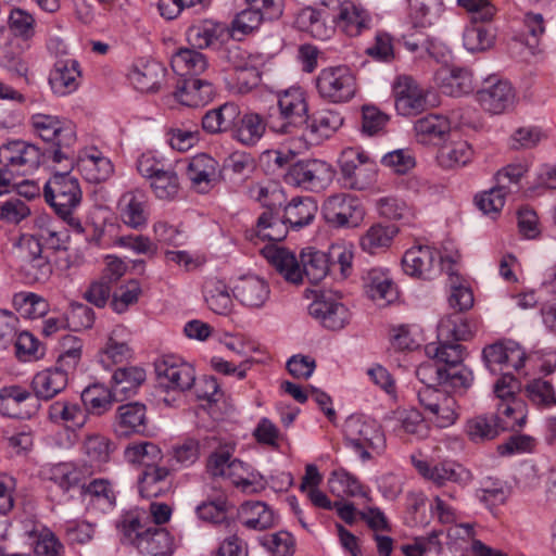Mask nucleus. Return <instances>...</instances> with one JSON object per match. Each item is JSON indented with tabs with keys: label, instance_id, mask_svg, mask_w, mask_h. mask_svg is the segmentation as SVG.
<instances>
[{
	"label": "nucleus",
	"instance_id": "obj_45",
	"mask_svg": "<svg viewBox=\"0 0 556 556\" xmlns=\"http://www.w3.org/2000/svg\"><path fill=\"white\" fill-rule=\"evenodd\" d=\"M241 523L252 530H266L277 523L275 511L264 502L247 501L239 508Z\"/></svg>",
	"mask_w": 556,
	"mask_h": 556
},
{
	"label": "nucleus",
	"instance_id": "obj_24",
	"mask_svg": "<svg viewBox=\"0 0 556 556\" xmlns=\"http://www.w3.org/2000/svg\"><path fill=\"white\" fill-rule=\"evenodd\" d=\"M118 211L122 222L131 229L141 230L148 225L149 205L143 191L125 192L118 201Z\"/></svg>",
	"mask_w": 556,
	"mask_h": 556
},
{
	"label": "nucleus",
	"instance_id": "obj_8",
	"mask_svg": "<svg viewBox=\"0 0 556 556\" xmlns=\"http://www.w3.org/2000/svg\"><path fill=\"white\" fill-rule=\"evenodd\" d=\"M333 172L327 162L318 159L301 160L292 164L286 176L287 184L311 191L324 189L332 180Z\"/></svg>",
	"mask_w": 556,
	"mask_h": 556
},
{
	"label": "nucleus",
	"instance_id": "obj_43",
	"mask_svg": "<svg viewBox=\"0 0 556 556\" xmlns=\"http://www.w3.org/2000/svg\"><path fill=\"white\" fill-rule=\"evenodd\" d=\"M240 117V109L233 102H226L207 111L202 117V128L210 135L233 130Z\"/></svg>",
	"mask_w": 556,
	"mask_h": 556
},
{
	"label": "nucleus",
	"instance_id": "obj_9",
	"mask_svg": "<svg viewBox=\"0 0 556 556\" xmlns=\"http://www.w3.org/2000/svg\"><path fill=\"white\" fill-rule=\"evenodd\" d=\"M154 365L157 380L166 390L184 392L194 386L195 370L181 357L173 354L163 355Z\"/></svg>",
	"mask_w": 556,
	"mask_h": 556
},
{
	"label": "nucleus",
	"instance_id": "obj_60",
	"mask_svg": "<svg viewBox=\"0 0 556 556\" xmlns=\"http://www.w3.org/2000/svg\"><path fill=\"white\" fill-rule=\"evenodd\" d=\"M15 311L24 318L36 319L45 316L49 311L48 301L34 292H18L12 300Z\"/></svg>",
	"mask_w": 556,
	"mask_h": 556
},
{
	"label": "nucleus",
	"instance_id": "obj_64",
	"mask_svg": "<svg viewBox=\"0 0 556 556\" xmlns=\"http://www.w3.org/2000/svg\"><path fill=\"white\" fill-rule=\"evenodd\" d=\"M30 535L35 539L34 552L37 556H63L65 545L48 527L35 528Z\"/></svg>",
	"mask_w": 556,
	"mask_h": 556
},
{
	"label": "nucleus",
	"instance_id": "obj_11",
	"mask_svg": "<svg viewBox=\"0 0 556 556\" xmlns=\"http://www.w3.org/2000/svg\"><path fill=\"white\" fill-rule=\"evenodd\" d=\"M323 214L327 223L333 226L356 227L364 217V210L355 197L339 193L327 198Z\"/></svg>",
	"mask_w": 556,
	"mask_h": 556
},
{
	"label": "nucleus",
	"instance_id": "obj_26",
	"mask_svg": "<svg viewBox=\"0 0 556 556\" xmlns=\"http://www.w3.org/2000/svg\"><path fill=\"white\" fill-rule=\"evenodd\" d=\"M337 26L350 37H356L369 27L371 22L368 11L351 0L339 2L338 14L333 16Z\"/></svg>",
	"mask_w": 556,
	"mask_h": 556
},
{
	"label": "nucleus",
	"instance_id": "obj_16",
	"mask_svg": "<svg viewBox=\"0 0 556 556\" xmlns=\"http://www.w3.org/2000/svg\"><path fill=\"white\" fill-rule=\"evenodd\" d=\"M395 109L403 116L415 115L426 109L425 90L410 76L402 75L393 84Z\"/></svg>",
	"mask_w": 556,
	"mask_h": 556
},
{
	"label": "nucleus",
	"instance_id": "obj_6",
	"mask_svg": "<svg viewBox=\"0 0 556 556\" xmlns=\"http://www.w3.org/2000/svg\"><path fill=\"white\" fill-rule=\"evenodd\" d=\"M280 122L269 121V127L279 134H291L304 125L308 116V104L301 88H290L278 93L277 101Z\"/></svg>",
	"mask_w": 556,
	"mask_h": 556
},
{
	"label": "nucleus",
	"instance_id": "obj_57",
	"mask_svg": "<svg viewBox=\"0 0 556 556\" xmlns=\"http://www.w3.org/2000/svg\"><path fill=\"white\" fill-rule=\"evenodd\" d=\"M473 334L470 323L459 314H452L442 318L438 325V339L453 341H466Z\"/></svg>",
	"mask_w": 556,
	"mask_h": 556
},
{
	"label": "nucleus",
	"instance_id": "obj_58",
	"mask_svg": "<svg viewBox=\"0 0 556 556\" xmlns=\"http://www.w3.org/2000/svg\"><path fill=\"white\" fill-rule=\"evenodd\" d=\"M441 11L440 0H408V17L415 28L432 25Z\"/></svg>",
	"mask_w": 556,
	"mask_h": 556
},
{
	"label": "nucleus",
	"instance_id": "obj_10",
	"mask_svg": "<svg viewBox=\"0 0 556 556\" xmlns=\"http://www.w3.org/2000/svg\"><path fill=\"white\" fill-rule=\"evenodd\" d=\"M476 100L485 112L498 115L514 108L516 93L507 80L490 76L476 92Z\"/></svg>",
	"mask_w": 556,
	"mask_h": 556
},
{
	"label": "nucleus",
	"instance_id": "obj_27",
	"mask_svg": "<svg viewBox=\"0 0 556 556\" xmlns=\"http://www.w3.org/2000/svg\"><path fill=\"white\" fill-rule=\"evenodd\" d=\"M216 443L215 435L204 438L203 442L195 438H185L172 445L168 451V464L172 469L188 468L200 458L201 448L213 447Z\"/></svg>",
	"mask_w": 556,
	"mask_h": 556
},
{
	"label": "nucleus",
	"instance_id": "obj_23",
	"mask_svg": "<svg viewBox=\"0 0 556 556\" xmlns=\"http://www.w3.org/2000/svg\"><path fill=\"white\" fill-rule=\"evenodd\" d=\"M186 175L198 192H207L219 176V164L211 155L200 153L188 161Z\"/></svg>",
	"mask_w": 556,
	"mask_h": 556
},
{
	"label": "nucleus",
	"instance_id": "obj_13",
	"mask_svg": "<svg viewBox=\"0 0 556 556\" xmlns=\"http://www.w3.org/2000/svg\"><path fill=\"white\" fill-rule=\"evenodd\" d=\"M230 62L232 64V88L239 93H247L261 83L262 58L253 55L241 49L230 51Z\"/></svg>",
	"mask_w": 556,
	"mask_h": 556
},
{
	"label": "nucleus",
	"instance_id": "obj_40",
	"mask_svg": "<svg viewBox=\"0 0 556 556\" xmlns=\"http://www.w3.org/2000/svg\"><path fill=\"white\" fill-rule=\"evenodd\" d=\"M129 333L124 326H116L100 352V363L104 368H111L115 364L129 361L132 355V349L129 346L126 337Z\"/></svg>",
	"mask_w": 556,
	"mask_h": 556
},
{
	"label": "nucleus",
	"instance_id": "obj_31",
	"mask_svg": "<svg viewBox=\"0 0 556 556\" xmlns=\"http://www.w3.org/2000/svg\"><path fill=\"white\" fill-rule=\"evenodd\" d=\"M262 253L287 282L301 285V262L293 252L286 248L268 245L262 250Z\"/></svg>",
	"mask_w": 556,
	"mask_h": 556
},
{
	"label": "nucleus",
	"instance_id": "obj_48",
	"mask_svg": "<svg viewBox=\"0 0 556 556\" xmlns=\"http://www.w3.org/2000/svg\"><path fill=\"white\" fill-rule=\"evenodd\" d=\"M301 262V283L304 277L316 285L320 282L330 271L329 257L326 252L318 251L315 248L308 247L300 253Z\"/></svg>",
	"mask_w": 556,
	"mask_h": 556
},
{
	"label": "nucleus",
	"instance_id": "obj_46",
	"mask_svg": "<svg viewBox=\"0 0 556 556\" xmlns=\"http://www.w3.org/2000/svg\"><path fill=\"white\" fill-rule=\"evenodd\" d=\"M203 298L208 308L218 315H228L233 302L226 282L215 276L207 277L202 286Z\"/></svg>",
	"mask_w": 556,
	"mask_h": 556
},
{
	"label": "nucleus",
	"instance_id": "obj_41",
	"mask_svg": "<svg viewBox=\"0 0 556 556\" xmlns=\"http://www.w3.org/2000/svg\"><path fill=\"white\" fill-rule=\"evenodd\" d=\"M233 486L247 494L258 493L266 486L264 477L250 465L233 458L225 477Z\"/></svg>",
	"mask_w": 556,
	"mask_h": 556
},
{
	"label": "nucleus",
	"instance_id": "obj_44",
	"mask_svg": "<svg viewBox=\"0 0 556 556\" xmlns=\"http://www.w3.org/2000/svg\"><path fill=\"white\" fill-rule=\"evenodd\" d=\"M364 287L374 301L391 303L397 296V289L389 271L383 268H370L364 276Z\"/></svg>",
	"mask_w": 556,
	"mask_h": 556
},
{
	"label": "nucleus",
	"instance_id": "obj_2",
	"mask_svg": "<svg viewBox=\"0 0 556 556\" xmlns=\"http://www.w3.org/2000/svg\"><path fill=\"white\" fill-rule=\"evenodd\" d=\"M42 194L46 203L75 232H85L81 222L74 216V212L83 201V190L78 178L71 175L68 170L55 172L45 182Z\"/></svg>",
	"mask_w": 556,
	"mask_h": 556
},
{
	"label": "nucleus",
	"instance_id": "obj_15",
	"mask_svg": "<svg viewBox=\"0 0 556 556\" xmlns=\"http://www.w3.org/2000/svg\"><path fill=\"white\" fill-rule=\"evenodd\" d=\"M30 126L43 141L53 143L61 141L63 146L76 143L74 125L56 115L36 113L30 117Z\"/></svg>",
	"mask_w": 556,
	"mask_h": 556
},
{
	"label": "nucleus",
	"instance_id": "obj_12",
	"mask_svg": "<svg viewBox=\"0 0 556 556\" xmlns=\"http://www.w3.org/2000/svg\"><path fill=\"white\" fill-rule=\"evenodd\" d=\"M416 377L424 387H445L452 390L467 389L473 381V375L470 369H463L459 372L450 374L440 366L438 362L429 358L416 368Z\"/></svg>",
	"mask_w": 556,
	"mask_h": 556
},
{
	"label": "nucleus",
	"instance_id": "obj_32",
	"mask_svg": "<svg viewBox=\"0 0 556 556\" xmlns=\"http://www.w3.org/2000/svg\"><path fill=\"white\" fill-rule=\"evenodd\" d=\"M34 396L30 391L20 384L0 388V414L10 418H27L30 416L28 402Z\"/></svg>",
	"mask_w": 556,
	"mask_h": 556
},
{
	"label": "nucleus",
	"instance_id": "obj_21",
	"mask_svg": "<svg viewBox=\"0 0 556 556\" xmlns=\"http://www.w3.org/2000/svg\"><path fill=\"white\" fill-rule=\"evenodd\" d=\"M308 313L329 330H341L351 319V313L343 303L327 296L313 301Z\"/></svg>",
	"mask_w": 556,
	"mask_h": 556
},
{
	"label": "nucleus",
	"instance_id": "obj_35",
	"mask_svg": "<svg viewBox=\"0 0 556 556\" xmlns=\"http://www.w3.org/2000/svg\"><path fill=\"white\" fill-rule=\"evenodd\" d=\"M170 468L150 466L138 477V492L144 498H155L167 494L172 488Z\"/></svg>",
	"mask_w": 556,
	"mask_h": 556
},
{
	"label": "nucleus",
	"instance_id": "obj_56",
	"mask_svg": "<svg viewBox=\"0 0 556 556\" xmlns=\"http://www.w3.org/2000/svg\"><path fill=\"white\" fill-rule=\"evenodd\" d=\"M146 371L138 366L119 367L112 376L114 396H129L144 382Z\"/></svg>",
	"mask_w": 556,
	"mask_h": 556
},
{
	"label": "nucleus",
	"instance_id": "obj_28",
	"mask_svg": "<svg viewBox=\"0 0 556 556\" xmlns=\"http://www.w3.org/2000/svg\"><path fill=\"white\" fill-rule=\"evenodd\" d=\"M410 458L412 464L418 473L439 486L446 482H459L463 480V475L466 473L460 465L450 460L431 463L418 459L415 456H412Z\"/></svg>",
	"mask_w": 556,
	"mask_h": 556
},
{
	"label": "nucleus",
	"instance_id": "obj_62",
	"mask_svg": "<svg viewBox=\"0 0 556 556\" xmlns=\"http://www.w3.org/2000/svg\"><path fill=\"white\" fill-rule=\"evenodd\" d=\"M264 21H268L258 11L250 5L238 12L232 18L229 31L233 39L241 40L243 37L255 33Z\"/></svg>",
	"mask_w": 556,
	"mask_h": 556
},
{
	"label": "nucleus",
	"instance_id": "obj_33",
	"mask_svg": "<svg viewBox=\"0 0 556 556\" xmlns=\"http://www.w3.org/2000/svg\"><path fill=\"white\" fill-rule=\"evenodd\" d=\"M71 372L55 364L54 367L37 372L31 380V388L36 397L51 400L65 390Z\"/></svg>",
	"mask_w": 556,
	"mask_h": 556
},
{
	"label": "nucleus",
	"instance_id": "obj_19",
	"mask_svg": "<svg viewBox=\"0 0 556 556\" xmlns=\"http://www.w3.org/2000/svg\"><path fill=\"white\" fill-rule=\"evenodd\" d=\"M343 122V116L336 110H317L306 118L304 137L311 143L319 144L332 137L342 127Z\"/></svg>",
	"mask_w": 556,
	"mask_h": 556
},
{
	"label": "nucleus",
	"instance_id": "obj_20",
	"mask_svg": "<svg viewBox=\"0 0 556 556\" xmlns=\"http://www.w3.org/2000/svg\"><path fill=\"white\" fill-rule=\"evenodd\" d=\"M81 68L75 59L58 60L49 73L48 83L53 94L65 97L80 86Z\"/></svg>",
	"mask_w": 556,
	"mask_h": 556
},
{
	"label": "nucleus",
	"instance_id": "obj_1",
	"mask_svg": "<svg viewBox=\"0 0 556 556\" xmlns=\"http://www.w3.org/2000/svg\"><path fill=\"white\" fill-rule=\"evenodd\" d=\"M117 529L123 544L132 545L141 556H172L174 553L173 535L165 528L143 523L137 509L123 514Z\"/></svg>",
	"mask_w": 556,
	"mask_h": 556
},
{
	"label": "nucleus",
	"instance_id": "obj_51",
	"mask_svg": "<svg viewBox=\"0 0 556 556\" xmlns=\"http://www.w3.org/2000/svg\"><path fill=\"white\" fill-rule=\"evenodd\" d=\"M317 210L312 197H295L286 205L283 218L291 228L300 229L313 222Z\"/></svg>",
	"mask_w": 556,
	"mask_h": 556
},
{
	"label": "nucleus",
	"instance_id": "obj_22",
	"mask_svg": "<svg viewBox=\"0 0 556 556\" xmlns=\"http://www.w3.org/2000/svg\"><path fill=\"white\" fill-rule=\"evenodd\" d=\"M439 253L429 245H414L409 248L402 258L405 274L422 279H430L437 271Z\"/></svg>",
	"mask_w": 556,
	"mask_h": 556
},
{
	"label": "nucleus",
	"instance_id": "obj_50",
	"mask_svg": "<svg viewBox=\"0 0 556 556\" xmlns=\"http://www.w3.org/2000/svg\"><path fill=\"white\" fill-rule=\"evenodd\" d=\"M473 159V149L463 139L445 141L439 149L437 160L443 168L466 166Z\"/></svg>",
	"mask_w": 556,
	"mask_h": 556
},
{
	"label": "nucleus",
	"instance_id": "obj_17",
	"mask_svg": "<svg viewBox=\"0 0 556 556\" xmlns=\"http://www.w3.org/2000/svg\"><path fill=\"white\" fill-rule=\"evenodd\" d=\"M76 166L83 177L91 184L106 181L114 174L111 159L94 146L86 147L78 152Z\"/></svg>",
	"mask_w": 556,
	"mask_h": 556
},
{
	"label": "nucleus",
	"instance_id": "obj_5",
	"mask_svg": "<svg viewBox=\"0 0 556 556\" xmlns=\"http://www.w3.org/2000/svg\"><path fill=\"white\" fill-rule=\"evenodd\" d=\"M319 97L329 103H346L357 92V78L348 65L327 66L315 78Z\"/></svg>",
	"mask_w": 556,
	"mask_h": 556
},
{
	"label": "nucleus",
	"instance_id": "obj_55",
	"mask_svg": "<svg viewBox=\"0 0 556 556\" xmlns=\"http://www.w3.org/2000/svg\"><path fill=\"white\" fill-rule=\"evenodd\" d=\"M266 130L264 118L254 112H249L239 117L233 129V138L244 146L256 144Z\"/></svg>",
	"mask_w": 556,
	"mask_h": 556
},
{
	"label": "nucleus",
	"instance_id": "obj_18",
	"mask_svg": "<svg viewBox=\"0 0 556 556\" xmlns=\"http://www.w3.org/2000/svg\"><path fill=\"white\" fill-rule=\"evenodd\" d=\"M93 471L87 464H77L73 462H63L49 466L45 470L48 480L56 484L63 492L84 488L87 480L91 478Z\"/></svg>",
	"mask_w": 556,
	"mask_h": 556
},
{
	"label": "nucleus",
	"instance_id": "obj_4",
	"mask_svg": "<svg viewBox=\"0 0 556 556\" xmlns=\"http://www.w3.org/2000/svg\"><path fill=\"white\" fill-rule=\"evenodd\" d=\"M18 269L28 283L47 282L52 275V265L43 255L40 239L33 235H22L13 245Z\"/></svg>",
	"mask_w": 556,
	"mask_h": 556
},
{
	"label": "nucleus",
	"instance_id": "obj_61",
	"mask_svg": "<svg viewBox=\"0 0 556 556\" xmlns=\"http://www.w3.org/2000/svg\"><path fill=\"white\" fill-rule=\"evenodd\" d=\"M232 508L233 505L229 502L228 497L225 494H219L198 505L195 513L203 521L223 523L227 521L228 514Z\"/></svg>",
	"mask_w": 556,
	"mask_h": 556
},
{
	"label": "nucleus",
	"instance_id": "obj_54",
	"mask_svg": "<svg viewBox=\"0 0 556 556\" xmlns=\"http://www.w3.org/2000/svg\"><path fill=\"white\" fill-rule=\"evenodd\" d=\"M494 419L502 431L515 430L522 427L527 419V405L522 400L496 402Z\"/></svg>",
	"mask_w": 556,
	"mask_h": 556
},
{
	"label": "nucleus",
	"instance_id": "obj_7",
	"mask_svg": "<svg viewBox=\"0 0 556 556\" xmlns=\"http://www.w3.org/2000/svg\"><path fill=\"white\" fill-rule=\"evenodd\" d=\"M343 178L352 189L365 190L376 178L377 165L369 155L358 148H348L339 157Z\"/></svg>",
	"mask_w": 556,
	"mask_h": 556
},
{
	"label": "nucleus",
	"instance_id": "obj_47",
	"mask_svg": "<svg viewBox=\"0 0 556 556\" xmlns=\"http://www.w3.org/2000/svg\"><path fill=\"white\" fill-rule=\"evenodd\" d=\"M522 31L514 38L515 46H525L528 54L535 55L541 50V38L545 33V21L542 14L528 12L522 20Z\"/></svg>",
	"mask_w": 556,
	"mask_h": 556
},
{
	"label": "nucleus",
	"instance_id": "obj_59",
	"mask_svg": "<svg viewBox=\"0 0 556 556\" xmlns=\"http://www.w3.org/2000/svg\"><path fill=\"white\" fill-rule=\"evenodd\" d=\"M426 417L417 409H402L394 413L393 430L397 433L415 435L418 439L426 438L428 428L425 424Z\"/></svg>",
	"mask_w": 556,
	"mask_h": 556
},
{
	"label": "nucleus",
	"instance_id": "obj_14",
	"mask_svg": "<svg viewBox=\"0 0 556 556\" xmlns=\"http://www.w3.org/2000/svg\"><path fill=\"white\" fill-rule=\"evenodd\" d=\"M118 492L108 478L87 480L79 496L88 510L108 514L116 507Z\"/></svg>",
	"mask_w": 556,
	"mask_h": 556
},
{
	"label": "nucleus",
	"instance_id": "obj_29",
	"mask_svg": "<svg viewBox=\"0 0 556 556\" xmlns=\"http://www.w3.org/2000/svg\"><path fill=\"white\" fill-rule=\"evenodd\" d=\"M451 122L446 116L428 114L414 123V131L418 142L422 144H440L451 136Z\"/></svg>",
	"mask_w": 556,
	"mask_h": 556
},
{
	"label": "nucleus",
	"instance_id": "obj_37",
	"mask_svg": "<svg viewBox=\"0 0 556 556\" xmlns=\"http://www.w3.org/2000/svg\"><path fill=\"white\" fill-rule=\"evenodd\" d=\"M115 427L118 435L143 434L147 430L146 405L138 402L121 405L116 410Z\"/></svg>",
	"mask_w": 556,
	"mask_h": 556
},
{
	"label": "nucleus",
	"instance_id": "obj_49",
	"mask_svg": "<svg viewBox=\"0 0 556 556\" xmlns=\"http://www.w3.org/2000/svg\"><path fill=\"white\" fill-rule=\"evenodd\" d=\"M123 456L127 464L148 469L150 466H159L163 459V452L152 441H134L125 446Z\"/></svg>",
	"mask_w": 556,
	"mask_h": 556
},
{
	"label": "nucleus",
	"instance_id": "obj_36",
	"mask_svg": "<svg viewBox=\"0 0 556 556\" xmlns=\"http://www.w3.org/2000/svg\"><path fill=\"white\" fill-rule=\"evenodd\" d=\"M236 299L251 308L262 307L269 299L268 283L257 276L241 277L233 288Z\"/></svg>",
	"mask_w": 556,
	"mask_h": 556
},
{
	"label": "nucleus",
	"instance_id": "obj_39",
	"mask_svg": "<svg viewBox=\"0 0 556 556\" xmlns=\"http://www.w3.org/2000/svg\"><path fill=\"white\" fill-rule=\"evenodd\" d=\"M275 211H264L252 229L247 230L245 237L257 243V240L281 241L287 237L288 225L285 218L280 219Z\"/></svg>",
	"mask_w": 556,
	"mask_h": 556
},
{
	"label": "nucleus",
	"instance_id": "obj_53",
	"mask_svg": "<svg viewBox=\"0 0 556 556\" xmlns=\"http://www.w3.org/2000/svg\"><path fill=\"white\" fill-rule=\"evenodd\" d=\"M170 66L179 76H197L206 71L208 63L203 53L194 49L181 48L173 54Z\"/></svg>",
	"mask_w": 556,
	"mask_h": 556
},
{
	"label": "nucleus",
	"instance_id": "obj_34",
	"mask_svg": "<svg viewBox=\"0 0 556 556\" xmlns=\"http://www.w3.org/2000/svg\"><path fill=\"white\" fill-rule=\"evenodd\" d=\"M426 354L452 375L468 369L462 364L465 358V348L459 343L439 340L426 346Z\"/></svg>",
	"mask_w": 556,
	"mask_h": 556
},
{
	"label": "nucleus",
	"instance_id": "obj_30",
	"mask_svg": "<svg viewBox=\"0 0 556 556\" xmlns=\"http://www.w3.org/2000/svg\"><path fill=\"white\" fill-rule=\"evenodd\" d=\"M166 70L154 60L137 61L128 73L130 84L141 92L156 91Z\"/></svg>",
	"mask_w": 556,
	"mask_h": 556
},
{
	"label": "nucleus",
	"instance_id": "obj_52",
	"mask_svg": "<svg viewBox=\"0 0 556 556\" xmlns=\"http://www.w3.org/2000/svg\"><path fill=\"white\" fill-rule=\"evenodd\" d=\"M397 232L394 225L374 224L359 238V245L364 252L377 254L391 245Z\"/></svg>",
	"mask_w": 556,
	"mask_h": 556
},
{
	"label": "nucleus",
	"instance_id": "obj_63",
	"mask_svg": "<svg viewBox=\"0 0 556 556\" xmlns=\"http://www.w3.org/2000/svg\"><path fill=\"white\" fill-rule=\"evenodd\" d=\"M83 355V341L74 334H65L60 340L56 365L73 374Z\"/></svg>",
	"mask_w": 556,
	"mask_h": 556
},
{
	"label": "nucleus",
	"instance_id": "obj_25",
	"mask_svg": "<svg viewBox=\"0 0 556 556\" xmlns=\"http://www.w3.org/2000/svg\"><path fill=\"white\" fill-rule=\"evenodd\" d=\"M48 420L68 430H77L85 426L87 413L77 401L59 399L52 402L47 409Z\"/></svg>",
	"mask_w": 556,
	"mask_h": 556
},
{
	"label": "nucleus",
	"instance_id": "obj_3",
	"mask_svg": "<svg viewBox=\"0 0 556 556\" xmlns=\"http://www.w3.org/2000/svg\"><path fill=\"white\" fill-rule=\"evenodd\" d=\"M346 446L351 447L363 462L369 460V450L380 452L384 448L386 438L377 420L364 415H352L343 428Z\"/></svg>",
	"mask_w": 556,
	"mask_h": 556
},
{
	"label": "nucleus",
	"instance_id": "obj_42",
	"mask_svg": "<svg viewBox=\"0 0 556 556\" xmlns=\"http://www.w3.org/2000/svg\"><path fill=\"white\" fill-rule=\"evenodd\" d=\"M214 94L213 84L206 79H185L174 92L175 99L182 105L190 108L203 106L210 102Z\"/></svg>",
	"mask_w": 556,
	"mask_h": 556
},
{
	"label": "nucleus",
	"instance_id": "obj_38",
	"mask_svg": "<svg viewBox=\"0 0 556 556\" xmlns=\"http://www.w3.org/2000/svg\"><path fill=\"white\" fill-rule=\"evenodd\" d=\"M435 79L441 91L451 97L468 94L475 88L473 75L468 68L453 67L440 70L435 74Z\"/></svg>",
	"mask_w": 556,
	"mask_h": 556
}]
</instances>
